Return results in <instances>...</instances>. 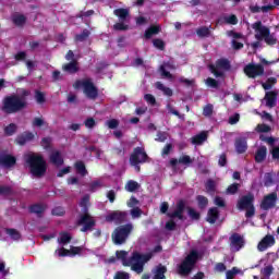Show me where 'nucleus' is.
Here are the masks:
<instances>
[{
	"label": "nucleus",
	"mask_w": 279,
	"mask_h": 279,
	"mask_svg": "<svg viewBox=\"0 0 279 279\" xmlns=\"http://www.w3.org/2000/svg\"><path fill=\"white\" fill-rule=\"evenodd\" d=\"M138 153H135L134 155L130 156L129 162L131 165V167H134L135 171L137 173H141V165H145V160H138V158L136 157Z\"/></svg>",
	"instance_id": "cd10ccee"
},
{
	"label": "nucleus",
	"mask_w": 279,
	"mask_h": 279,
	"mask_svg": "<svg viewBox=\"0 0 279 279\" xmlns=\"http://www.w3.org/2000/svg\"><path fill=\"white\" fill-rule=\"evenodd\" d=\"M276 245V238L271 234L265 235L262 241L257 245V250L259 252H266V250H269V247H274Z\"/></svg>",
	"instance_id": "ddd939ff"
},
{
	"label": "nucleus",
	"mask_w": 279,
	"mask_h": 279,
	"mask_svg": "<svg viewBox=\"0 0 279 279\" xmlns=\"http://www.w3.org/2000/svg\"><path fill=\"white\" fill-rule=\"evenodd\" d=\"M206 141H208V133L201 132L192 137V145H203Z\"/></svg>",
	"instance_id": "7c9ffc66"
},
{
	"label": "nucleus",
	"mask_w": 279,
	"mask_h": 279,
	"mask_svg": "<svg viewBox=\"0 0 279 279\" xmlns=\"http://www.w3.org/2000/svg\"><path fill=\"white\" fill-rule=\"evenodd\" d=\"M278 80L276 77H269L266 83H263L262 86L265 90H269Z\"/></svg>",
	"instance_id": "13d9d810"
},
{
	"label": "nucleus",
	"mask_w": 279,
	"mask_h": 279,
	"mask_svg": "<svg viewBox=\"0 0 279 279\" xmlns=\"http://www.w3.org/2000/svg\"><path fill=\"white\" fill-rule=\"evenodd\" d=\"M136 155L137 160H144V165L145 162H149V155H147V153L145 151V148L137 146L133 149V153L131 154V156Z\"/></svg>",
	"instance_id": "a878e982"
},
{
	"label": "nucleus",
	"mask_w": 279,
	"mask_h": 279,
	"mask_svg": "<svg viewBox=\"0 0 279 279\" xmlns=\"http://www.w3.org/2000/svg\"><path fill=\"white\" fill-rule=\"evenodd\" d=\"M88 202H90V197L86 195L83 196L80 203L81 208H83V214L78 216L76 226H82L81 232H93V230H95V226H97V220H95V217L88 213Z\"/></svg>",
	"instance_id": "f03ea898"
},
{
	"label": "nucleus",
	"mask_w": 279,
	"mask_h": 279,
	"mask_svg": "<svg viewBox=\"0 0 279 279\" xmlns=\"http://www.w3.org/2000/svg\"><path fill=\"white\" fill-rule=\"evenodd\" d=\"M197 260H199V252L195 250L190 251L183 263L179 265L178 274L180 276H189L193 271V267L197 265Z\"/></svg>",
	"instance_id": "0eeeda50"
},
{
	"label": "nucleus",
	"mask_w": 279,
	"mask_h": 279,
	"mask_svg": "<svg viewBox=\"0 0 279 279\" xmlns=\"http://www.w3.org/2000/svg\"><path fill=\"white\" fill-rule=\"evenodd\" d=\"M217 219H219V208L217 207L209 208L207 211L206 221L213 225V223H217Z\"/></svg>",
	"instance_id": "bb28decb"
},
{
	"label": "nucleus",
	"mask_w": 279,
	"mask_h": 279,
	"mask_svg": "<svg viewBox=\"0 0 279 279\" xmlns=\"http://www.w3.org/2000/svg\"><path fill=\"white\" fill-rule=\"evenodd\" d=\"M210 27L211 26H201L196 29V34L199 38H208L210 36Z\"/></svg>",
	"instance_id": "e433bc0d"
},
{
	"label": "nucleus",
	"mask_w": 279,
	"mask_h": 279,
	"mask_svg": "<svg viewBox=\"0 0 279 279\" xmlns=\"http://www.w3.org/2000/svg\"><path fill=\"white\" fill-rule=\"evenodd\" d=\"M225 22L228 25H236L239 23V19L236 17V15L231 14V15L225 17Z\"/></svg>",
	"instance_id": "680f3d73"
},
{
	"label": "nucleus",
	"mask_w": 279,
	"mask_h": 279,
	"mask_svg": "<svg viewBox=\"0 0 279 279\" xmlns=\"http://www.w3.org/2000/svg\"><path fill=\"white\" fill-rule=\"evenodd\" d=\"M259 138H260V141H264V143L271 145V147H272L270 149L271 156H272L274 160H279V145L278 146L274 145V143H276V138L267 137L263 134L259 136Z\"/></svg>",
	"instance_id": "dca6fc26"
},
{
	"label": "nucleus",
	"mask_w": 279,
	"mask_h": 279,
	"mask_svg": "<svg viewBox=\"0 0 279 279\" xmlns=\"http://www.w3.org/2000/svg\"><path fill=\"white\" fill-rule=\"evenodd\" d=\"M235 151L238 154H245V137H236L234 143Z\"/></svg>",
	"instance_id": "473e14b6"
},
{
	"label": "nucleus",
	"mask_w": 279,
	"mask_h": 279,
	"mask_svg": "<svg viewBox=\"0 0 279 279\" xmlns=\"http://www.w3.org/2000/svg\"><path fill=\"white\" fill-rule=\"evenodd\" d=\"M32 125L33 128H45L48 123L43 117H36L33 119Z\"/></svg>",
	"instance_id": "de8ad7c7"
},
{
	"label": "nucleus",
	"mask_w": 279,
	"mask_h": 279,
	"mask_svg": "<svg viewBox=\"0 0 279 279\" xmlns=\"http://www.w3.org/2000/svg\"><path fill=\"white\" fill-rule=\"evenodd\" d=\"M265 101L268 108H274V106H276V94L272 92L266 93Z\"/></svg>",
	"instance_id": "4c0bfd02"
},
{
	"label": "nucleus",
	"mask_w": 279,
	"mask_h": 279,
	"mask_svg": "<svg viewBox=\"0 0 279 279\" xmlns=\"http://www.w3.org/2000/svg\"><path fill=\"white\" fill-rule=\"evenodd\" d=\"M138 189H141V184H138V182L134 180L128 181L125 185V191H128L129 193H134L135 191H138Z\"/></svg>",
	"instance_id": "ea45409f"
},
{
	"label": "nucleus",
	"mask_w": 279,
	"mask_h": 279,
	"mask_svg": "<svg viewBox=\"0 0 279 279\" xmlns=\"http://www.w3.org/2000/svg\"><path fill=\"white\" fill-rule=\"evenodd\" d=\"M144 99L146 102H148L150 106H156V97H154V95L151 94H146L144 96Z\"/></svg>",
	"instance_id": "774afa93"
},
{
	"label": "nucleus",
	"mask_w": 279,
	"mask_h": 279,
	"mask_svg": "<svg viewBox=\"0 0 279 279\" xmlns=\"http://www.w3.org/2000/svg\"><path fill=\"white\" fill-rule=\"evenodd\" d=\"M165 274H167V266L159 264L154 270L153 279H167V276H165Z\"/></svg>",
	"instance_id": "c756f323"
},
{
	"label": "nucleus",
	"mask_w": 279,
	"mask_h": 279,
	"mask_svg": "<svg viewBox=\"0 0 279 279\" xmlns=\"http://www.w3.org/2000/svg\"><path fill=\"white\" fill-rule=\"evenodd\" d=\"M26 163L34 178H43L47 173V161L43 155L31 154L26 157Z\"/></svg>",
	"instance_id": "20e7f679"
},
{
	"label": "nucleus",
	"mask_w": 279,
	"mask_h": 279,
	"mask_svg": "<svg viewBox=\"0 0 279 279\" xmlns=\"http://www.w3.org/2000/svg\"><path fill=\"white\" fill-rule=\"evenodd\" d=\"M205 83H206V86H208L209 88H219V81L213 77H207Z\"/></svg>",
	"instance_id": "bf43d9fd"
},
{
	"label": "nucleus",
	"mask_w": 279,
	"mask_h": 279,
	"mask_svg": "<svg viewBox=\"0 0 279 279\" xmlns=\"http://www.w3.org/2000/svg\"><path fill=\"white\" fill-rule=\"evenodd\" d=\"M178 162L179 165H185L186 167H189V165H193V159L189 155H183L179 159L177 158L170 159V165L172 167H178Z\"/></svg>",
	"instance_id": "b1692460"
},
{
	"label": "nucleus",
	"mask_w": 279,
	"mask_h": 279,
	"mask_svg": "<svg viewBox=\"0 0 279 279\" xmlns=\"http://www.w3.org/2000/svg\"><path fill=\"white\" fill-rule=\"evenodd\" d=\"M113 29L116 32H128V29H130V25L124 24L123 22H118L113 25Z\"/></svg>",
	"instance_id": "603ef678"
},
{
	"label": "nucleus",
	"mask_w": 279,
	"mask_h": 279,
	"mask_svg": "<svg viewBox=\"0 0 279 279\" xmlns=\"http://www.w3.org/2000/svg\"><path fill=\"white\" fill-rule=\"evenodd\" d=\"M187 215L193 221H199V219H202V214L193 207H187Z\"/></svg>",
	"instance_id": "a18cd8bd"
},
{
	"label": "nucleus",
	"mask_w": 279,
	"mask_h": 279,
	"mask_svg": "<svg viewBox=\"0 0 279 279\" xmlns=\"http://www.w3.org/2000/svg\"><path fill=\"white\" fill-rule=\"evenodd\" d=\"M73 88L76 90L83 88V93L87 99L95 101L99 97V89L95 86V83L90 78L77 80L73 84Z\"/></svg>",
	"instance_id": "39448f33"
},
{
	"label": "nucleus",
	"mask_w": 279,
	"mask_h": 279,
	"mask_svg": "<svg viewBox=\"0 0 279 279\" xmlns=\"http://www.w3.org/2000/svg\"><path fill=\"white\" fill-rule=\"evenodd\" d=\"M240 187H241V184L233 183L227 187L226 193H227V195H236Z\"/></svg>",
	"instance_id": "3c124183"
},
{
	"label": "nucleus",
	"mask_w": 279,
	"mask_h": 279,
	"mask_svg": "<svg viewBox=\"0 0 279 279\" xmlns=\"http://www.w3.org/2000/svg\"><path fill=\"white\" fill-rule=\"evenodd\" d=\"M16 124L15 123H10L9 125H7L4 128V134L5 136H14V134H16Z\"/></svg>",
	"instance_id": "8fccbe9b"
},
{
	"label": "nucleus",
	"mask_w": 279,
	"mask_h": 279,
	"mask_svg": "<svg viewBox=\"0 0 279 279\" xmlns=\"http://www.w3.org/2000/svg\"><path fill=\"white\" fill-rule=\"evenodd\" d=\"M113 279H130V272L117 271Z\"/></svg>",
	"instance_id": "338daca9"
},
{
	"label": "nucleus",
	"mask_w": 279,
	"mask_h": 279,
	"mask_svg": "<svg viewBox=\"0 0 279 279\" xmlns=\"http://www.w3.org/2000/svg\"><path fill=\"white\" fill-rule=\"evenodd\" d=\"M90 36V31L88 28L83 29L81 34L75 35V43H84Z\"/></svg>",
	"instance_id": "79ce46f5"
},
{
	"label": "nucleus",
	"mask_w": 279,
	"mask_h": 279,
	"mask_svg": "<svg viewBox=\"0 0 279 279\" xmlns=\"http://www.w3.org/2000/svg\"><path fill=\"white\" fill-rule=\"evenodd\" d=\"M219 69L222 71H230V60L221 58L216 61L215 65H209L210 73H213L215 77H226V74L222 71H219Z\"/></svg>",
	"instance_id": "1a4fd4ad"
},
{
	"label": "nucleus",
	"mask_w": 279,
	"mask_h": 279,
	"mask_svg": "<svg viewBox=\"0 0 279 279\" xmlns=\"http://www.w3.org/2000/svg\"><path fill=\"white\" fill-rule=\"evenodd\" d=\"M155 87L157 90H161L166 97H173V89L170 87L165 86L162 82L158 81L155 83Z\"/></svg>",
	"instance_id": "2f4dec72"
},
{
	"label": "nucleus",
	"mask_w": 279,
	"mask_h": 279,
	"mask_svg": "<svg viewBox=\"0 0 279 279\" xmlns=\"http://www.w3.org/2000/svg\"><path fill=\"white\" fill-rule=\"evenodd\" d=\"M133 231L134 225H132V222L117 227L111 234V239L114 245H123V243L128 241Z\"/></svg>",
	"instance_id": "423d86ee"
},
{
	"label": "nucleus",
	"mask_w": 279,
	"mask_h": 279,
	"mask_svg": "<svg viewBox=\"0 0 279 279\" xmlns=\"http://www.w3.org/2000/svg\"><path fill=\"white\" fill-rule=\"evenodd\" d=\"M31 141H34V133H32L29 131H26V132L17 135L15 138V143L21 146L29 143Z\"/></svg>",
	"instance_id": "4be33fe9"
},
{
	"label": "nucleus",
	"mask_w": 279,
	"mask_h": 279,
	"mask_svg": "<svg viewBox=\"0 0 279 279\" xmlns=\"http://www.w3.org/2000/svg\"><path fill=\"white\" fill-rule=\"evenodd\" d=\"M5 233L12 239V241H21V232H19V230L7 228Z\"/></svg>",
	"instance_id": "58836bf2"
},
{
	"label": "nucleus",
	"mask_w": 279,
	"mask_h": 279,
	"mask_svg": "<svg viewBox=\"0 0 279 279\" xmlns=\"http://www.w3.org/2000/svg\"><path fill=\"white\" fill-rule=\"evenodd\" d=\"M0 195L2 197H10L14 195V190L10 185H0Z\"/></svg>",
	"instance_id": "a19ab883"
},
{
	"label": "nucleus",
	"mask_w": 279,
	"mask_h": 279,
	"mask_svg": "<svg viewBox=\"0 0 279 279\" xmlns=\"http://www.w3.org/2000/svg\"><path fill=\"white\" fill-rule=\"evenodd\" d=\"M160 25H150L144 33V38L149 40L153 36L160 34Z\"/></svg>",
	"instance_id": "c85d7f7f"
},
{
	"label": "nucleus",
	"mask_w": 279,
	"mask_h": 279,
	"mask_svg": "<svg viewBox=\"0 0 279 279\" xmlns=\"http://www.w3.org/2000/svg\"><path fill=\"white\" fill-rule=\"evenodd\" d=\"M74 169H76V173H78V175H82L83 178L88 175V170H86V165L82 160H78L74 163Z\"/></svg>",
	"instance_id": "72a5a7b5"
},
{
	"label": "nucleus",
	"mask_w": 279,
	"mask_h": 279,
	"mask_svg": "<svg viewBox=\"0 0 279 279\" xmlns=\"http://www.w3.org/2000/svg\"><path fill=\"white\" fill-rule=\"evenodd\" d=\"M206 192L209 194L215 193L217 191V183L213 179H208L205 183Z\"/></svg>",
	"instance_id": "c03bdc74"
},
{
	"label": "nucleus",
	"mask_w": 279,
	"mask_h": 279,
	"mask_svg": "<svg viewBox=\"0 0 279 279\" xmlns=\"http://www.w3.org/2000/svg\"><path fill=\"white\" fill-rule=\"evenodd\" d=\"M254 195L247 194L245 196V213L246 217H254V214L256 213V209L254 208Z\"/></svg>",
	"instance_id": "6ab92c4d"
},
{
	"label": "nucleus",
	"mask_w": 279,
	"mask_h": 279,
	"mask_svg": "<svg viewBox=\"0 0 279 279\" xmlns=\"http://www.w3.org/2000/svg\"><path fill=\"white\" fill-rule=\"evenodd\" d=\"M252 27L255 29V37L257 40H265L266 45H276V43H278V39L269 34V28L263 26L260 22L254 23Z\"/></svg>",
	"instance_id": "6e6552de"
},
{
	"label": "nucleus",
	"mask_w": 279,
	"mask_h": 279,
	"mask_svg": "<svg viewBox=\"0 0 279 279\" xmlns=\"http://www.w3.org/2000/svg\"><path fill=\"white\" fill-rule=\"evenodd\" d=\"M107 223H116V226H122L128 221V211L114 210L106 216Z\"/></svg>",
	"instance_id": "9d476101"
},
{
	"label": "nucleus",
	"mask_w": 279,
	"mask_h": 279,
	"mask_svg": "<svg viewBox=\"0 0 279 279\" xmlns=\"http://www.w3.org/2000/svg\"><path fill=\"white\" fill-rule=\"evenodd\" d=\"M66 211L64 210V207H54L52 210H51V215H53L54 217H64V214Z\"/></svg>",
	"instance_id": "052dcab7"
},
{
	"label": "nucleus",
	"mask_w": 279,
	"mask_h": 279,
	"mask_svg": "<svg viewBox=\"0 0 279 279\" xmlns=\"http://www.w3.org/2000/svg\"><path fill=\"white\" fill-rule=\"evenodd\" d=\"M35 101L39 105H43L47 101V97L44 92L38 89L35 90Z\"/></svg>",
	"instance_id": "49530a36"
},
{
	"label": "nucleus",
	"mask_w": 279,
	"mask_h": 279,
	"mask_svg": "<svg viewBox=\"0 0 279 279\" xmlns=\"http://www.w3.org/2000/svg\"><path fill=\"white\" fill-rule=\"evenodd\" d=\"M85 128L88 130H93L97 125V122H95V118H87L84 122Z\"/></svg>",
	"instance_id": "69168bd1"
},
{
	"label": "nucleus",
	"mask_w": 279,
	"mask_h": 279,
	"mask_svg": "<svg viewBox=\"0 0 279 279\" xmlns=\"http://www.w3.org/2000/svg\"><path fill=\"white\" fill-rule=\"evenodd\" d=\"M267 5L264 7H251L252 12H269V10H274L276 5H279V0H266Z\"/></svg>",
	"instance_id": "aec40b11"
},
{
	"label": "nucleus",
	"mask_w": 279,
	"mask_h": 279,
	"mask_svg": "<svg viewBox=\"0 0 279 279\" xmlns=\"http://www.w3.org/2000/svg\"><path fill=\"white\" fill-rule=\"evenodd\" d=\"M267 158V147L262 146L257 149V153L255 155L256 162H263Z\"/></svg>",
	"instance_id": "c9c22d12"
},
{
	"label": "nucleus",
	"mask_w": 279,
	"mask_h": 279,
	"mask_svg": "<svg viewBox=\"0 0 279 279\" xmlns=\"http://www.w3.org/2000/svg\"><path fill=\"white\" fill-rule=\"evenodd\" d=\"M47 208H48L47 204L36 203L28 207V213H31V215H36L39 219H41Z\"/></svg>",
	"instance_id": "f3484780"
},
{
	"label": "nucleus",
	"mask_w": 279,
	"mask_h": 279,
	"mask_svg": "<svg viewBox=\"0 0 279 279\" xmlns=\"http://www.w3.org/2000/svg\"><path fill=\"white\" fill-rule=\"evenodd\" d=\"M54 254H58L60 258H64L66 256H70V252L68 248L61 247L56 250Z\"/></svg>",
	"instance_id": "0e129e2a"
},
{
	"label": "nucleus",
	"mask_w": 279,
	"mask_h": 279,
	"mask_svg": "<svg viewBox=\"0 0 279 279\" xmlns=\"http://www.w3.org/2000/svg\"><path fill=\"white\" fill-rule=\"evenodd\" d=\"M0 165H2V167H5L7 169H10L11 167H14V165H16V157L12 155H1Z\"/></svg>",
	"instance_id": "393cba45"
},
{
	"label": "nucleus",
	"mask_w": 279,
	"mask_h": 279,
	"mask_svg": "<svg viewBox=\"0 0 279 279\" xmlns=\"http://www.w3.org/2000/svg\"><path fill=\"white\" fill-rule=\"evenodd\" d=\"M72 240H73V236H71V233L69 232L60 233L59 243H61V245H69V243H71Z\"/></svg>",
	"instance_id": "37998d69"
},
{
	"label": "nucleus",
	"mask_w": 279,
	"mask_h": 279,
	"mask_svg": "<svg viewBox=\"0 0 279 279\" xmlns=\"http://www.w3.org/2000/svg\"><path fill=\"white\" fill-rule=\"evenodd\" d=\"M196 202H197L198 208H201V210H204V208H206V206H208V198L204 195L196 196Z\"/></svg>",
	"instance_id": "09e8293b"
},
{
	"label": "nucleus",
	"mask_w": 279,
	"mask_h": 279,
	"mask_svg": "<svg viewBox=\"0 0 279 279\" xmlns=\"http://www.w3.org/2000/svg\"><path fill=\"white\" fill-rule=\"evenodd\" d=\"M114 16H118V19H120V21L123 23V21H128V16H130V10L128 9H116L113 11Z\"/></svg>",
	"instance_id": "f704fd0d"
},
{
	"label": "nucleus",
	"mask_w": 279,
	"mask_h": 279,
	"mask_svg": "<svg viewBox=\"0 0 279 279\" xmlns=\"http://www.w3.org/2000/svg\"><path fill=\"white\" fill-rule=\"evenodd\" d=\"M11 21L15 27H25V24L27 23V16L22 13H13Z\"/></svg>",
	"instance_id": "5701e85b"
},
{
	"label": "nucleus",
	"mask_w": 279,
	"mask_h": 279,
	"mask_svg": "<svg viewBox=\"0 0 279 279\" xmlns=\"http://www.w3.org/2000/svg\"><path fill=\"white\" fill-rule=\"evenodd\" d=\"M83 250H84V246H70V250H69L70 257L82 254Z\"/></svg>",
	"instance_id": "864d4df0"
},
{
	"label": "nucleus",
	"mask_w": 279,
	"mask_h": 279,
	"mask_svg": "<svg viewBox=\"0 0 279 279\" xmlns=\"http://www.w3.org/2000/svg\"><path fill=\"white\" fill-rule=\"evenodd\" d=\"M49 160L54 167H62L64 165V157H62L60 150H53L49 156Z\"/></svg>",
	"instance_id": "a211bd4d"
},
{
	"label": "nucleus",
	"mask_w": 279,
	"mask_h": 279,
	"mask_svg": "<svg viewBox=\"0 0 279 279\" xmlns=\"http://www.w3.org/2000/svg\"><path fill=\"white\" fill-rule=\"evenodd\" d=\"M230 241V250L232 252H239V250H242L243 245H245V241L243 240V236L239 233H233L229 238Z\"/></svg>",
	"instance_id": "f8f14e48"
},
{
	"label": "nucleus",
	"mask_w": 279,
	"mask_h": 279,
	"mask_svg": "<svg viewBox=\"0 0 279 279\" xmlns=\"http://www.w3.org/2000/svg\"><path fill=\"white\" fill-rule=\"evenodd\" d=\"M238 274H241V270L236 267H233L231 270H227L226 279H234Z\"/></svg>",
	"instance_id": "5fc2aeb1"
},
{
	"label": "nucleus",
	"mask_w": 279,
	"mask_h": 279,
	"mask_svg": "<svg viewBox=\"0 0 279 279\" xmlns=\"http://www.w3.org/2000/svg\"><path fill=\"white\" fill-rule=\"evenodd\" d=\"M184 210H186V202L184 199H180L177 203L175 210L173 213H168V217L170 219H179L180 221H184Z\"/></svg>",
	"instance_id": "9b49d317"
},
{
	"label": "nucleus",
	"mask_w": 279,
	"mask_h": 279,
	"mask_svg": "<svg viewBox=\"0 0 279 279\" xmlns=\"http://www.w3.org/2000/svg\"><path fill=\"white\" fill-rule=\"evenodd\" d=\"M214 110H215V107L211 104H208L203 108V116L213 117Z\"/></svg>",
	"instance_id": "4d7b16f0"
},
{
	"label": "nucleus",
	"mask_w": 279,
	"mask_h": 279,
	"mask_svg": "<svg viewBox=\"0 0 279 279\" xmlns=\"http://www.w3.org/2000/svg\"><path fill=\"white\" fill-rule=\"evenodd\" d=\"M153 45L156 49H159V51H165V41L160 38L153 39Z\"/></svg>",
	"instance_id": "6e6d98bb"
},
{
	"label": "nucleus",
	"mask_w": 279,
	"mask_h": 279,
	"mask_svg": "<svg viewBox=\"0 0 279 279\" xmlns=\"http://www.w3.org/2000/svg\"><path fill=\"white\" fill-rule=\"evenodd\" d=\"M116 256L118 260H122L123 267H131L135 274H143L145 269V263L151 260V253L141 254L133 252L131 258H128V251H117Z\"/></svg>",
	"instance_id": "f257e3e1"
},
{
	"label": "nucleus",
	"mask_w": 279,
	"mask_h": 279,
	"mask_svg": "<svg viewBox=\"0 0 279 279\" xmlns=\"http://www.w3.org/2000/svg\"><path fill=\"white\" fill-rule=\"evenodd\" d=\"M27 108V99L19 94L5 96L2 100V112L4 114H16Z\"/></svg>",
	"instance_id": "7ed1b4c3"
},
{
	"label": "nucleus",
	"mask_w": 279,
	"mask_h": 279,
	"mask_svg": "<svg viewBox=\"0 0 279 279\" xmlns=\"http://www.w3.org/2000/svg\"><path fill=\"white\" fill-rule=\"evenodd\" d=\"M245 73L248 77H258L265 73V69L260 64H250L246 65Z\"/></svg>",
	"instance_id": "2eb2a0df"
},
{
	"label": "nucleus",
	"mask_w": 279,
	"mask_h": 279,
	"mask_svg": "<svg viewBox=\"0 0 279 279\" xmlns=\"http://www.w3.org/2000/svg\"><path fill=\"white\" fill-rule=\"evenodd\" d=\"M62 71H64V73H69L70 75H75V73L80 71L77 60H72L69 63L63 64Z\"/></svg>",
	"instance_id": "412c9836"
},
{
	"label": "nucleus",
	"mask_w": 279,
	"mask_h": 279,
	"mask_svg": "<svg viewBox=\"0 0 279 279\" xmlns=\"http://www.w3.org/2000/svg\"><path fill=\"white\" fill-rule=\"evenodd\" d=\"M276 202H278V194L270 193L263 198L260 208H263V210H269L276 206Z\"/></svg>",
	"instance_id": "4468645a"
},
{
	"label": "nucleus",
	"mask_w": 279,
	"mask_h": 279,
	"mask_svg": "<svg viewBox=\"0 0 279 279\" xmlns=\"http://www.w3.org/2000/svg\"><path fill=\"white\" fill-rule=\"evenodd\" d=\"M14 60H16V62H25V60H27V52L25 51H20L14 56Z\"/></svg>",
	"instance_id": "e2e57ef3"
}]
</instances>
